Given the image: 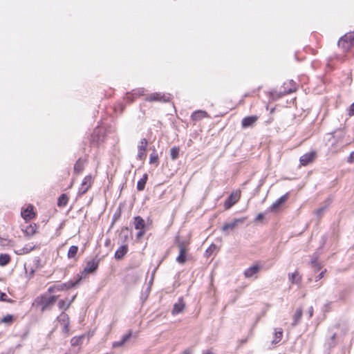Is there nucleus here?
Returning <instances> with one entry per match:
<instances>
[{"label": "nucleus", "mask_w": 354, "mask_h": 354, "mask_svg": "<svg viewBox=\"0 0 354 354\" xmlns=\"http://www.w3.org/2000/svg\"><path fill=\"white\" fill-rule=\"evenodd\" d=\"M56 300L57 297L55 296H41L35 299L33 305H35L37 308L43 312L53 306Z\"/></svg>", "instance_id": "nucleus-1"}, {"label": "nucleus", "mask_w": 354, "mask_h": 354, "mask_svg": "<svg viewBox=\"0 0 354 354\" xmlns=\"http://www.w3.org/2000/svg\"><path fill=\"white\" fill-rule=\"evenodd\" d=\"M337 44L344 50H348L352 46H354V35L353 34L345 35L338 41Z\"/></svg>", "instance_id": "nucleus-2"}, {"label": "nucleus", "mask_w": 354, "mask_h": 354, "mask_svg": "<svg viewBox=\"0 0 354 354\" xmlns=\"http://www.w3.org/2000/svg\"><path fill=\"white\" fill-rule=\"evenodd\" d=\"M246 218L242 217L239 218H234L231 222L225 223L222 227L221 230L223 232H227L229 230H234L239 224L243 223Z\"/></svg>", "instance_id": "nucleus-3"}, {"label": "nucleus", "mask_w": 354, "mask_h": 354, "mask_svg": "<svg viewBox=\"0 0 354 354\" xmlns=\"http://www.w3.org/2000/svg\"><path fill=\"white\" fill-rule=\"evenodd\" d=\"M178 247L179 249V255L176 258V261L179 263H184L186 261V254L187 252V244L183 241L178 242Z\"/></svg>", "instance_id": "nucleus-4"}, {"label": "nucleus", "mask_w": 354, "mask_h": 354, "mask_svg": "<svg viewBox=\"0 0 354 354\" xmlns=\"http://www.w3.org/2000/svg\"><path fill=\"white\" fill-rule=\"evenodd\" d=\"M147 145L148 142L147 139L142 138L138 146V158L140 160H143L146 158V150Z\"/></svg>", "instance_id": "nucleus-5"}, {"label": "nucleus", "mask_w": 354, "mask_h": 354, "mask_svg": "<svg viewBox=\"0 0 354 354\" xmlns=\"http://www.w3.org/2000/svg\"><path fill=\"white\" fill-rule=\"evenodd\" d=\"M93 184L92 177L86 176L82 180V183L79 188L78 194L80 195L84 194L91 187Z\"/></svg>", "instance_id": "nucleus-6"}, {"label": "nucleus", "mask_w": 354, "mask_h": 354, "mask_svg": "<svg viewBox=\"0 0 354 354\" xmlns=\"http://www.w3.org/2000/svg\"><path fill=\"white\" fill-rule=\"evenodd\" d=\"M147 101L153 102V101H160V102H169L170 100L169 95H166L164 93H154L149 95L147 98Z\"/></svg>", "instance_id": "nucleus-7"}, {"label": "nucleus", "mask_w": 354, "mask_h": 354, "mask_svg": "<svg viewBox=\"0 0 354 354\" xmlns=\"http://www.w3.org/2000/svg\"><path fill=\"white\" fill-rule=\"evenodd\" d=\"M261 268V266H259V264H255V265L250 266V268H248V269H246L244 271L243 274H244L245 277V278L257 279V274L260 271Z\"/></svg>", "instance_id": "nucleus-8"}, {"label": "nucleus", "mask_w": 354, "mask_h": 354, "mask_svg": "<svg viewBox=\"0 0 354 354\" xmlns=\"http://www.w3.org/2000/svg\"><path fill=\"white\" fill-rule=\"evenodd\" d=\"M240 198V192H232L229 197L226 199L224 203L225 209H230L232 207Z\"/></svg>", "instance_id": "nucleus-9"}, {"label": "nucleus", "mask_w": 354, "mask_h": 354, "mask_svg": "<svg viewBox=\"0 0 354 354\" xmlns=\"http://www.w3.org/2000/svg\"><path fill=\"white\" fill-rule=\"evenodd\" d=\"M37 216V212L35 211V207L32 205H28L26 209H24V220L26 222L29 221Z\"/></svg>", "instance_id": "nucleus-10"}, {"label": "nucleus", "mask_w": 354, "mask_h": 354, "mask_svg": "<svg viewBox=\"0 0 354 354\" xmlns=\"http://www.w3.org/2000/svg\"><path fill=\"white\" fill-rule=\"evenodd\" d=\"M39 225L36 223H30L24 229V235L30 238L38 233Z\"/></svg>", "instance_id": "nucleus-11"}, {"label": "nucleus", "mask_w": 354, "mask_h": 354, "mask_svg": "<svg viewBox=\"0 0 354 354\" xmlns=\"http://www.w3.org/2000/svg\"><path fill=\"white\" fill-rule=\"evenodd\" d=\"M258 120L257 115H250L244 118L241 121V126L243 128H248L253 127Z\"/></svg>", "instance_id": "nucleus-12"}, {"label": "nucleus", "mask_w": 354, "mask_h": 354, "mask_svg": "<svg viewBox=\"0 0 354 354\" xmlns=\"http://www.w3.org/2000/svg\"><path fill=\"white\" fill-rule=\"evenodd\" d=\"M98 268V262L92 260L88 262H87L86 267L84 269L83 274H86L88 273L93 272H95Z\"/></svg>", "instance_id": "nucleus-13"}, {"label": "nucleus", "mask_w": 354, "mask_h": 354, "mask_svg": "<svg viewBox=\"0 0 354 354\" xmlns=\"http://www.w3.org/2000/svg\"><path fill=\"white\" fill-rule=\"evenodd\" d=\"M315 157V153L314 152H310L308 153H306L301 156L299 160L302 165H307L310 162H313Z\"/></svg>", "instance_id": "nucleus-14"}, {"label": "nucleus", "mask_w": 354, "mask_h": 354, "mask_svg": "<svg viewBox=\"0 0 354 354\" xmlns=\"http://www.w3.org/2000/svg\"><path fill=\"white\" fill-rule=\"evenodd\" d=\"M289 194L286 193V194L281 196L278 200H277L272 205L270 206V209L271 211H274L277 209L282 203L286 202L288 198Z\"/></svg>", "instance_id": "nucleus-15"}, {"label": "nucleus", "mask_w": 354, "mask_h": 354, "mask_svg": "<svg viewBox=\"0 0 354 354\" xmlns=\"http://www.w3.org/2000/svg\"><path fill=\"white\" fill-rule=\"evenodd\" d=\"M185 308V304L182 298H180L178 301L174 305L172 314H179L182 313Z\"/></svg>", "instance_id": "nucleus-16"}, {"label": "nucleus", "mask_w": 354, "mask_h": 354, "mask_svg": "<svg viewBox=\"0 0 354 354\" xmlns=\"http://www.w3.org/2000/svg\"><path fill=\"white\" fill-rule=\"evenodd\" d=\"M128 251L127 245H121L115 253V258L118 260L122 259Z\"/></svg>", "instance_id": "nucleus-17"}, {"label": "nucleus", "mask_w": 354, "mask_h": 354, "mask_svg": "<svg viewBox=\"0 0 354 354\" xmlns=\"http://www.w3.org/2000/svg\"><path fill=\"white\" fill-rule=\"evenodd\" d=\"M136 230H144L145 227V220L140 216H136L133 221Z\"/></svg>", "instance_id": "nucleus-18"}, {"label": "nucleus", "mask_w": 354, "mask_h": 354, "mask_svg": "<svg viewBox=\"0 0 354 354\" xmlns=\"http://www.w3.org/2000/svg\"><path fill=\"white\" fill-rule=\"evenodd\" d=\"M207 113L205 111L198 110L194 112L192 115V119L193 120L197 121L201 120L202 118L207 117Z\"/></svg>", "instance_id": "nucleus-19"}, {"label": "nucleus", "mask_w": 354, "mask_h": 354, "mask_svg": "<svg viewBox=\"0 0 354 354\" xmlns=\"http://www.w3.org/2000/svg\"><path fill=\"white\" fill-rule=\"evenodd\" d=\"M131 337V332H129L127 334L124 335L121 340L115 342L113 343V347H120L124 344Z\"/></svg>", "instance_id": "nucleus-20"}, {"label": "nucleus", "mask_w": 354, "mask_h": 354, "mask_svg": "<svg viewBox=\"0 0 354 354\" xmlns=\"http://www.w3.org/2000/svg\"><path fill=\"white\" fill-rule=\"evenodd\" d=\"M288 279L292 283L299 284L301 282V277L297 271L288 274Z\"/></svg>", "instance_id": "nucleus-21"}, {"label": "nucleus", "mask_w": 354, "mask_h": 354, "mask_svg": "<svg viewBox=\"0 0 354 354\" xmlns=\"http://www.w3.org/2000/svg\"><path fill=\"white\" fill-rule=\"evenodd\" d=\"M303 310L301 308H299L296 310L295 313L293 315V322L292 325L293 326L297 325L301 320L302 316Z\"/></svg>", "instance_id": "nucleus-22"}, {"label": "nucleus", "mask_w": 354, "mask_h": 354, "mask_svg": "<svg viewBox=\"0 0 354 354\" xmlns=\"http://www.w3.org/2000/svg\"><path fill=\"white\" fill-rule=\"evenodd\" d=\"M148 176L147 174H145L142 178H140L137 183V189L139 191H142L145 187L147 180Z\"/></svg>", "instance_id": "nucleus-23"}, {"label": "nucleus", "mask_w": 354, "mask_h": 354, "mask_svg": "<svg viewBox=\"0 0 354 354\" xmlns=\"http://www.w3.org/2000/svg\"><path fill=\"white\" fill-rule=\"evenodd\" d=\"M282 336H283V330L281 328L275 329L274 337L272 341V343L277 344L278 342H279L281 340Z\"/></svg>", "instance_id": "nucleus-24"}, {"label": "nucleus", "mask_w": 354, "mask_h": 354, "mask_svg": "<svg viewBox=\"0 0 354 354\" xmlns=\"http://www.w3.org/2000/svg\"><path fill=\"white\" fill-rule=\"evenodd\" d=\"M85 335H82L78 337H73L71 340V344L73 346H79L82 344Z\"/></svg>", "instance_id": "nucleus-25"}, {"label": "nucleus", "mask_w": 354, "mask_h": 354, "mask_svg": "<svg viewBox=\"0 0 354 354\" xmlns=\"http://www.w3.org/2000/svg\"><path fill=\"white\" fill-rule=\"evenodd\" d=\"M84 161L81 159L77 160L74 165V171L78 174L81 173L84 169Z\"/></svg>", "instance_id": "nucleus-26"}, {"label": "nucleus", "mask_w": 354, "mask_h": 354, "mask_svg": "<svg viewBox=\"0 0 354 354\" xmlns=\"http://www.w3.org/2000/svg\"><path fill=\"white\" fill-rule=\"evenodd\" d=\"M57 321L61 325H66L69 324V317L67 314L63 313L57 317Z\"/></svg>", "instance_id": "nucleus-27"}, {"label": "nucleus", "mask_w": 354, "mask_h": 354, "mask_svg": "<svg viewBox=\"0 0 354 354\" xmlns=\"http://www.w3.org/2000/svg\"><path fill=\"white\" fill-rule=\"evenodd\" d=\"M75 298V296H73L72 299L68 303H66L64 300H59L57 303V306L60 309L66 310L70 306L71 302L74 300Z\"/></svg>", "instance_id": "nucleus-28"}, {"label": "nucleus", "mask_w": 354, "mask_h": 354, "mask_svg": "<svg viewBox=\"0 0 354 354\" xmlns=\"http://www.w3.org/2000/svg\"><path fill=\"white\" fill-rule=\"evenodd\" d=\"M68 196L63 194H62L59 198H58V201H57V205L59 207H64L67 203H68Z\"/></svg>", "instance_id": "nucleus-29"}, {"label": "nucleus", "mask_w": 354, "mask_h": 354, "mask_svg": "<svg viewBox=\"0 0 354 354\" xmlns=\"http://www.w3.org/2000/svg\"><path fill=\"white\" fill-rule=\"evenodd\" d=\"M78 251V247L76 245H72L70 247L68 252V257L71 259L74 258Z\"/></svg>", "instance_id": "nucleus-30"}, {"label": "nucleus", "mask_w": 354, "mask_h": 354, "mask_svg": "<svg viewBox=\"0 0 354 354\" xmlns=\"http://www.w3.org/2000/svg\"><path fill=\"white\" fill-rule=\"evenodd\" d=\"M149 163L154 164L156 166H158L159 163V158L158 154L156 152L150 154Z\"/></svg>", "instance_id": "nucleus-31"}, {"label": "nucleus", "mask_w": 354, "mask_h": 354, "mask_svg": "<svg viewBox=\"0 0 354 354\" xmlns=\"http://www.w3.org/2000/svg\"><path fill=\"white\" fill-rule=\"evenodd\" d=\"M179 155V148L178 147H172L170 150V156L173 160H176L178 158Z\"/></svg>", "instance_id": "nucleus-32"}, {"label": "nucleus", "mask_w": 354, "mask_h": 354, "mask_svg": "<svg viewBox=\"0 0 354 354\" xmlns=\"http://www.w3.org/2000/svg\"><path fill=\"white\" fill-rule=\"evenodd\" d=\"M10 257L6 254H0V266H5L10 261Z\"/></svg>", "instance_id": "nucleus-33"}, {"label": "nucleus", "mask_w": 354, "mask_h": 354, "mask_svg": "<svg viewBox=\"0 0 354 354\" xmlns=\"http://www.w3.org/2000/svg\"><path fill=\"white\" fill-rule=\"evenodd\" d=\"M12 320H13V316L11 315H7L1 319V322L7 324H10L12 323Z\"/></svg>", "instance_id": "nucleus-34"}, {"label": "nucleus", "mask_w": 354, "mask_h": 354, "mask_svg": "<svg viewBox=\"0 0 354 354\" xmlns=\"http://www.w3.org/2000/svg\"><path fill=\"white\" fill-rule=\"evenodd\" d=\"M312 266L315 269L319 270L321 268L320 264L318 263L317 258L312 259L311 261Z\"/></svg>", "instance_id": "nucleus-35"}, {"label": "nucleus", "mask_w": 354, "mask_h": 354, "mask_svg": "<svg viewBox=\"0 0 354 354\" xmlns=\"http://www.w3.org/2000/svg\"><path fill=\"white\" fill-rule=\"evenodd\" d=\"M82 277H80L75 282H68V283L66 284H64L65 286L67 287V288H72L75 286H76L77 284L79 283V282L82 280Z\"/></svg>", "instance_id": "nucleus-36"}, {"label": "nucleus", "mask_w": 354, "mask_h": 354, "mask_svg": "<svg viewBox=\"0 0 354 354\" xmlns=\"http://www.w3.org/2000/svg\"><path fill=\"white\" fill-rule=\"evenodd\" d=\"M326 209V206H324V207H320V208L317 209L315 211V214H316L317 216H319V217L322 216V215L323 214V213L325 212Z\"/></svg>", "instance_id": "nucleus-37"}, {"label": "nucleus", "mask_w": 354, "mask_h": 354, "mask_svg": "<svg viewBox=\"0 0 354 354\" xmlns=\"http://www.w3.org/2000/svg\"><path fill=\"white\" fill-rule=\"evenodd\" d=\"M348 114L349 116L354 115V102L350 106L348 110Z\"/></svg>", "instance_id": "nucleus-38"}, {"label": "nucleus", "mask_w": 354, "mask_h": 354, "mask_svg": "<svg viewBox=\"0 0 354 354\" xmlns=\"http://www.w3.org/2000/svg\"><path fill=\"white\" fill-rule=\"evenodd\" d=\"M216 249V246L214 244H212L208 249L206 250V252L208 254H211L214 250Z\"/></svg>", "instance_id": "nucleus-39"}, {"label": "nucleus", "mask_w": 354, "mask_h": 354, "mask_svg": "<svg viewBox=\"0 0 354 354\" xmlns=\"http://www.w3.org/2000/svg\"><path fill=\"white\" fill-rule=\"evenodd\" d=\"M347 161H348V162H350V163L354 162V151L351 153L350 156L348 158Z\"/></svg>", "instance_id": "nucleus-40"}, {"label": "nucleus", "mask_w": 354, "mask_h": 354, "mask_svg": "<svg viewBox=\"0 0 354 354\" xmlns=\"http://www.w3.org/2000/svg\"><path fill=\"white\" fill-rule=\"evenodd\" d=\"M63 326V331L65 333H67L69 331V324H66V325H62Z\"/></svg>", "instance_id": "nucleus-41"}, {"label": "nucleus", "mask_w": 354, "mask_h": 354, "mask_svg": "<svg viewBox=\"0 0 354 354\" xmlns=\"http://www.w3.org/2000/svg\"><path fill=\"white\" fill-rule=\"evenodd\" d=\"M264 218V214L262 213L259 214L256 217V221H261Z\"/></svg>", "instance_id": "nucleus-42"}, {"label": "nucleus", "mask_w": 354, "mask_h": 354, "mask_svg": "<svg viewBox=\"0 0 354 354\" xmlns=\"http://www.w3.org/2000/svg\"><path fill=\"white\" fill-rule=\"evenodd\" d=\"M139 230L140 231L137 234V238H138V239L141 238L145 234L144 230Z\"/></svg>", "instance_id": "nucleus-43"}, {"label": "nucleus", "mask_w": 354, "mask_h": 354, "mask_svg": "<svg viewBox=\"0 0 354 354\" xmlns=\"http://www.w3.org/2000/svg\"><path fill=\"white\" fill-rule=\"evenodd\" d=\"M7 295L5 293L0 292V300L1 301H6Z\"/></svg>", "instance_id": "nucleus-44"}, {"label": "nucleus", "mask_w": 354, "mask_h": 354, "mask_svg": "<svg viewBox=\"0 0 354 354\" xmlns=\"http://www.w3.org/2000/svg\"><path fill=\"white\" fill-rule=\"evenodd\" d=\"M308 313L309 315V317L310 318L313 315V306H310L308 309Z\"/></svg>", "instance_id": "nucleus-45"}, {"label": "nucleus", "mask_w": 354, "mask_h": 354, "mask_svg": "<svg viewBox=\"0 0 354 354\" xmlns=\"http://www.w3.org/2000/svg\"><path fill=\"white\" fill-rule=\"evenodd\" d=\"M0 244L2 245H7V241L6 239H3L0 238Z\"/></svg>", "instance_id": "nucleus-46"}, {"label": "nucleus", "mask_w": 354, "mask_h": 354, "mask_svg": "<svg viewBox=\"0 0 354 354\" xmlns=\"http://www.w3.org/2000/svg\"><path fill=\"white\" fill-rule=\"evenodd\" d=\"M324 271L321 272L319 274V275L317 276V279H322V278L324 277Z\"/></svg>", "instance_id": "nucleus-47"}, {"label": "nucleus", "mask_w": 354, "mask_h": 354, "mask_svg": "<svg viewBox=\"0 0 354 354\" xmlns=\"http://www.w3.org/2000/svg\"><path fill=\"white\" fill-rule=\"evenodd\" d=\"M32 248H24V252H25V250H26V252H29L32 250Z\"/></svg>", "instance_id": "nucleus-48"}, {"label": "nucleus", "mask_w": 354, "mask_h": 354, "mask_svg": "<svg viewBox=\"0 0 354 354\" xmlns=\"http://www.w3.org/2000/svg\"><path fill=\"white\" fill-rule=\"evenodd\" d=\"M203 354H212V353L210 352V351H207V352H205V353H204Z\"/></svg>", "instance_id": "nucleus-49"}, {"label": "nucleus", "mask_w": 354, "mask_h": 354, "mask_svg": "<svg viewBox=\"0 0 354 354\" xmlns=\"http://www.w3.org/2000/svg\"><path fill=\"white\" fill-rule=\"evenodd\" d=\"M184 354H189L188 352H185Z\"/></svg>", "instance_id": "nucleus-50"}, {"label": "nucleus", "mask_w": 354, "mask_h": 354, "mask_svg": "<svg viewBox=\"0 0 354 354\" xmlns=\"http://www.w3.org/2000/svg\"><path fill=\"white\" fill-rule=\"evenodd\" d=\"M23 212L22 210L21 211V216H22Z\"/></svg>", "instance_id": "nucleus-51"}]
</instances>
